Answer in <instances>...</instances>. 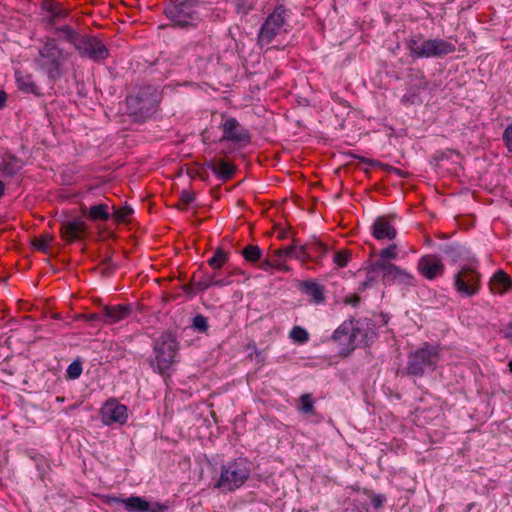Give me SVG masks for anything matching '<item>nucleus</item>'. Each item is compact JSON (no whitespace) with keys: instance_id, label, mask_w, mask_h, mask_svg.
<instances>
[{"instance_id":"obj_12","label":"nucleus","mask_w":512,"mask_h":512,"mask_svg":"<svg viewBox=\"0 0 512 512\" xmlns=\"http://www.w3.org/2000/svg\"><path fill=\"white\" fill-rule=\"evenodd\" d=\"M41 15L45 29L50 30L68 16V10L59 2L46 0L41 4Z\"/></svg>"},{"instance_id":"obj_18","label":"nucleus","mask_w":512,"mask_h":512,"mask_svg":"<svg viewBox=\"0 0 512 512\" xmlns=\"http://www.w3.org/2000/svg\"><path fill=\"white\" fill-rule=\"evenodd\" d=\"M24 166V162L11 152L0 154V177L12 178Z\"/></svg>"},{"instance_id":"obj_3","label":"nucleus","mask_w":512,"mask_h":512,"mask_svg":"<svg viewBox=\"0 0 512 512\" xmlns=\"http://www.w3.org/2000/svg\"><path fill=\"white\" fill-rule=\"evenodd\" d=\"M440 351L439 345L424 343L409 353L403 373L410 377H423L434 372L440 361Z\"/></svg>"},{"instance_id":"obj_9","label":"nucleus","mask_w":512,"mask_h":512,"mask_svg":"<svg viewBox=\"0 0 512 512\" xmlns=\"http://www.w3.org/2000/svg\"><path fill=\"white\" fill-rule=\"evenodd\" d=\"M454 287L463 297L476 295L481 287V275L473 265H464L454 275Z\"/></svg>"},{"instance_id":"obj_61","label":"nucleus","mask_w":512,"mask_h":512,"mask_svg":"<svg viewBox=\"0 0 512 512\" xmlns=\"http://www.w3.org/2000/svg\"><path fill=\"white\" fill-rule=\"evenodd\" d=\"M472 507H473V504H469V505L467 506V512H469V511L472 509Z\"/></svg>"},{"instance_id":"obj_53","label":"nucleus","mask_w":512,"mask_h":512,"mask_svg":"<svg viewBox=\"0 0 512 512\" xmlns=\"http://www.w3.org/2000/svg\"><path fill=\"white\" fill-rule=\"evenodd\" d=\"M100 269H101V274L104 275V276H110L114 270H115V265H101L100 266Z\"/></svg>"},{"instance_id":"obj_19","label":"nucleus","mask_w":512,"mask_h":512,"mask_svg":"<svg viewBox=\"0 0 512 512\" xmlns=\"http://www.w3.org/2000/svg\"><path fill=\"white\" fill-rule=\"evenodd\" d=\"M61 236L67 242L81 239L86 232V225L80 220L66 221L61 224Z\"/></svg>"},{"instance_id":"obj_10","label":"nucleus","mask_w":512,"mask_h":512,"mask_svg":"<svg viewBox=\"0 0 512 512\" xmlns=\"http://www.w3.org/2000/svg\"><path fill=\"white\" fill-rule=\"evenodd\" d=\"M82 58L100 63L110 56L107 45L95 35L83 34L75 49Z\"/></svg>"},{"instance_id":"obj_20","label":"nucleus","mask_w":512,"mask_h":512,"mask_svg":"<svg viewBox=\"0 0 512 512\" xmlns=\"http://www.w3.org/2000/svg\"><path fill=\"white\" fill-rule=\"evenodd\" d=\"M372 235L377 240H393L396 235V229L390 224L388 219L384 216L377 217L372 224Z\"/></svg>"},{"instance_id":"obj_42","label":"nucleus","mask_w":512,"mask_h":512,"mask_svg":"<svg viewBox=\"0 0 512 512\" xmlns=\"http://www.w3.org/2000/svg\"><path fill=\"white\" fill-rule=\"evenodd\" d=\"M82 373V364L80 361H73L66 370V377L74 380L80 377Z\"/></svg>"},{"instance_id":"obj_5","label":"nucleus","mask_w":512,"mask_h":512,"mask_svg":"<svg viewBox=\"0 0 512 512\" xmlns=\"http://www.w3.org/2000/svg\"><path fill=\"white\" fill-rule=\"evenodd\" d=\"M205 9L201 0H176L168 4L164 13L175 26L181 28L195 27L202 17Z\"/></svg>"},{"instance_id":"obj_62","label":"nucleus","mask_w":512,"mask_h":512,"mask_svg":"<svg viewBox=\"0 0 512 512\" xmlns=\"http://www.w3.org/2000/svg\"><path fill=\"white\" fill-rule=\"evenodd\" d=\"M393 170H394L397 174L401 175V172H400V170H399V169H397V168H393Z\"/></svg>"},{"instance_id":"obj_63","label":"nucleus","mask_w":512,"mask_h":512,"mask_svg":"<svg viewBox=\"0 0 512 512\" xmlns=\"http://www.w3.org/2000/svg\"><path fill=\"white\" fill-rule=\"evenodd\" d=\"M285 237V232H282L280 235H279V238H284Z\"/></svg>"},{"instance_id":"obj_24","label":"nucleus","mask_w":512,"mask_h":512,"mask_svg":"<svg viewBox=\"0 0 512 512\" xmlns=\"http://www.w3.org/2000/svg\"><path fill=\"white\" fill-rule=\"evenodd\" d=\"M207 167L222 180H228L233 177L235 168L224 160H211L207 163Z\"/></svg>"},{"instance_id":"obj_43","label":"nucleus","mask_w":512,"mask_h":512,"mask_svg":"<svg viewBox=\"0 0 512 512\" xmlns=\"http://www.w3.org/2000/svg\"><path fill=\"white\" fill-rule=\"evenodd\" d=\"M294 250V242L291 245L284 246L274 251V256L278 261L283 263V260L287 258H293L292 253Z\"/></svg>"},{"instance_id":"obj_6","label":"nucleus","mask_w":512,"mask_h":512,"mask_svg":"<svg viewBox=\"0 0 512 512\" xmlns=\"http://www.w3.org/2000/svg\"><path fill=\"white\" fill-rule=\"evenodd\" d=\"M250 465L244 458H238L221 466L220 475L214 487L222 492H232L240 488L249 478Z\"/></svg>"},{"instance_id":"obj_11","label":"nucleus","mask_w":512,"mask_h":512,"mask_svg":"<svg viewBox=\"0 0 512 512\" xmlns=\"http://www.w3.org/2000/svg\"><path fill=\"white\" fill-rule=\"evenodd\" d=\"M220 128L223 132L221 141H229L234 144H247L250 142L249 131L236 118H226L221 122Z\"/></svg>"},{"instance_id":"obj_31","label":"nucleus","mask_w":512,"mask_h":512,"mask_svg":"<svg viewBox=\"0 0 512 512\" xmlns=\"http://www.w3.org/2000/svg\"><path fill=\"white\" fill-rule=\"evenodd\" d=\"M307 249L310 256V260L316 261H318L327 252L326 245L319 240L308 242Z\"/></svg>"},{"instance_id":"obj_41","label":"nucleus","mask_w":512,"mask_h":512,"mask_svg":"<svg viewBox=\"0 0 512 512\" xmlns=\"http://www.w3.org/2000/svg\"><path fill=\"white\" fill-rule=\"evenodd\" d=\"M351 253L348 250H340L334 254L333 262L340 268L346 267L350 260Z\"/></svg>"},{"instance_id":"obj_56","label":"nucleus","mask_w":512,"mask_h":512,"mask_svg":"<svg viewBox=\"0 0 512 512\" xmlns=\"http://www.w3.org/2000/svg\"><path fill=\"white\" fill-rule=\"evenodd\" d=\"M6 101V93L4 91H0V108L5 105Z\"/></svg>"},{"instance_id":"obj_32","label":"nucleus","mask_w":512,"mask_h":512,"mask_svg":"<svg viewBox=\"0 0 512 512\" xmlns=\"http://www.w3.org/2000/svg\"><path fill=\"white\" fill-rule=\"evenodd\" d=\"M234 10L241 16H246L254 9V0H231Z\"/></svg>"},{"instance_id":"obj_45","label":"nucleus","mask_w":512,"mask_h":512,"mask_svg":"<svg viewBox=\"0 0 512 512\" xmlns=\"http://www.w3.org/2000/svg\"><path fill=\"white\" fill-rule=\"evenodd\" d=\"M132 213L133 209L130 206L125 205L116 209L113 215L116 221L122 222L125 221Z\"/></svg>"},{"instance_id":"obj_46","label":"nucleus","mask_w":512,"mask_h":512,"mask_svg":"<svg viewBox=\"0 0 512 512\" xmlns=\"http://www.w3.org/2000/svg\"><path fill=\"white\" fill-rule=\"evenodd\" d=\"M397 284L402 285L407 288L414 287V286H416V279L411 273H409L406 270H403L399 280L397 281Z\"/></svg>"},{"instance_id":"obj_48","label":"nucleus","mask_w":512,"mask_h":512,"mask_svg":"<svg viewBox=\"0 0 512 512\" xmlns=\"http://www.w3.org/2000/svg\"><path fill=\"white\" fill-rule=\"evenodd\" d=\"M503 140L507 149L512 152V123L504 130Z\"/></svg>"},{"instance_id":"obj_33","label":"nucleus","mask_w":512,"mask_h":512,"mask_svg":"<svg viewBox=\"0 0 512 512\" xmlns=\"http://www.w3.org/2000/svg\"><path fill=\"white\" fill-rule=\"evenodd\" d=\"M229 259L228 253L218 248L214 255L208 260L210 267L220 269Z\"/></svg>"},{"instance_id":"obj_21","label":"nucleus","mask_w":512,"mask_h":512,"mask_svg":"<svg viewBox=\"0 0 512 512\" xmlns=\"http://www.w3.org/2000/svg\"><path fill=\"white\" fill-rule=\"evenodd\" d=\"M300 290L314 304H321L325 301L324 287L313 280L303 281L300 285Z\"/></svg>"},{"instance_id":"obj_8","label":"nucleus","mask_w":512,"mask_h":512,"mask_svg":"<svg viewBox=\"0 0 512 512\" xmlns=\"http://www.w3.org/2000/svg\"><path fill=\"white\" fill-rule=\"evenodd\" d=\"M407 46L410 55L414 59L440 58L456 51V47L453 43L441 38L426 39L423 41L411 38L408 40Z\"/></svg>"},{"instance_id":"obj_51","label":"nucleus","mask_w":512,"mask_h":512,"mask_svg":"<svg viewBox=\"0 0 512 512\" xmlns=\"http://www.w3.org/2000/svg\"><path fill=\"white\" fill-rule=\"evenodd\" d=\"M213 286L223 287L231 284V281L228 278H218L216 273L212 274Z\"/></svg>"},{"instance_id":"obj_29","label":"nucleus","mask_w":512,"mask_h":512,"mask_svg":"<svg viewBox=\"0 0 512 512\" xmlns=\"http://www.w3.org/2000/svg\"><path fill=\"white\" fill-rule=\"evenodd\" d=\"M379 267L384 268V281L394 283H397L404 270L390 262H384V265Z\"/></svg>"},{"instance_id":"obj_38","label":"nucleus","mask_w":512,"mask_h":512,"mask_svg":"<svg viewBox=\"0 0 512 512\" xmlns=\"http://www.w3.org/2000/svg\"><path fill=\"white\" fill-rule=\"evenodd\" d=\"M259 267L263 271H269L272 268H276L280 271H288L289 270L288 266H286L284 263L278 261L277 258L274 260L265 259L260 263Z\"/></svg>"},{"instance_id":"obj_13","label":"nucleus","mask_w":512,"mask_h":512,"mask_svg":"<svg viewBox=\"0 0 512 512\" xmlns=\"http://www.w3.org/2000/svg\"><path fill=\"white\" fill-rule=\"evenodd\" d=\"M359 329H355L353 321H344L333 333L332 339L345 347L340 350L343 355H348L356 348L355 339Z\"/></svg>"},{"instance_id":"obj_36","label":"nucleus","mask_w":512,"mask_h":512,"mask_svg":"<svg viewBox=\"0 0 512 512\" xmlns=\"http://www.w3.org/2000/svg\"><path fill=\"white\" fill-rule=\"evenodd\" d=\"M289 336L295 343L299 344H304L309 340V333L301 326H294Z\"/></svg>"},{"instance_id":"obj_55","label":"nucleus","mask_w":512,"mask_h":512,"mask_svg":"<svg viewBox=\"0 0 512 512\" xmlns=\"http://www.w3.org/2000/svg\"><path fill=\"white\" fill-rule=\"evenodd\" d=\"M504 335L512 342V322H510L504 329Z\"/></svg>"},{"instance_id":"obj_1","label":"nucleus","mask_w":512,"mask_h":512,"mask_svg":"<svg viewBox=\"0 0 512 512\" xmlns=\"http://www.w3.org/2000/svg\"><path fill=\"white\" fill-rule=\"evenodd\" d=\"M179 342L169 331H165L153 342V351L148 362L154 372L166 375L177 363Z\"/></svg>"},{"instance_id":"obj_27","label":"nucleus","mask_w":512,"mask_h":512,"mask_svg":"<svg viewBox=\"0 0 512 512\" xmlns=\"http://www.w3.org/2000/svg\"><path fill=\"white\" fill-rule=\"evenodd\" d=\"M440 251L452 263H456L464 256L465 249L458 244H445L441 246Z\"/></svg>"},{"instance_id":"obj_16","label":"nucleus","mask_w":512,"mask_h":512,"mask_svg":"<svg viewBox=\"0 0 512 512\" xmlns=\"http://www.w3.org/2000/svg\"><path fill=\"white\" fill-rule=\"evenodd\" d=\"M104 503L108 506L121 505L128 512H147L150 509V503L140 496L121 498L108 495L105 497Z\"/></svg>"},{"instance_id":"obj_28","label":"nucleus","mask_w":512,"mask_h":512,"mask_svg":"<svg viewBox=\"0 0 512 512\" xmlns=\"http://www.w3.org/2000/svg\"><path fill=\"white\" fill-rule=\"evenodd\" d=\"M109 206L106 203H101L98 205H93L89 208V218L97 221H107L110 218V214L108 212Z\"/></svg>"},{"instance_id":"obj_25","label":"nucleus","mask_w":512,"mask_h":512,"mask_svg":"<svg viewBox=\"0 0 512 512\" xmlns=\"http://www.w3.org/2000/svg\"><path fill=\"white\" fill-rule=\"evenodd\" d=\"M16 83L20 91L24 93H31L34 95H40L38 86L33 81L32 75L24 74L20 71L15 73Z\"/></svg>"},{"instance_id":"obj_14","label":"nucleus","mask_w":512,"mask_h":512,"mask_svg":"<svg viewBox=\"0 0 512 512\" xmlns=\"http://www.w3.org/2000/svg\"><path fill=\"white\" fill-rule=\"evenodd\" d=\"M101 418L102 422L108 426L114 423L123 425L128 419L127 407L115 399H110L101 408Z\"/></svg>"},{"instance_id":"obj_44","label":"nucleus","mask_w":512,"mask_h":512,"mask_svg":"<svg viewBox=\"0 0 512 512\" xmlns=\"http://www.w3.org/2000/svg\"><path fill=\"white\" fill-rule=\"evenodd\" d=\"M379 256V260H383L384 262H389L388 260L395 259L397 257V246L395 244L389 245L380 251Z\"/></svg>"},{"instance_id":"obj_52","label":"nucleus","mask_w":512,"mask_h":512,"mask_svg":"<svg viewBox=\"0 0 512 512\" xmlns=\"http://www.w3.org/2000/svg\"><path fill=\"white\" fill-rule=\"evenodd\" d=\"M167 509V506L159 502L153 504L150 503V509L147 512H163Z\"/></svg>"},{"instance_id":"obj_34","label":"nucleus","mask_w":512,"mask_h":512,"mask_svg":"<svg viewBox=\"0 0 512 512\" xmlns=\"http://www.w3.org/2000/svg\"><path fill=\"white\" fill-rule=\"evenodd\" d=\"M242 255L248 262L255 263L261 259L262 251L257 245H247L242 250Z\"/></svg>"},{"instance_id":"obj_15","label":"nucleus","mask_w":512,"mask_h":512,"mask_svg":"<svg viewBox=\"0 0 512 512\" xmlns=\"http://www.w3.org/2000/svg\"><path fill=\"white\" fill-rule=\"evenodd\" d=\"M132 311L133 308L130 304L105 305L97 317L104 324L113 325L128 318Z\"/></svg>"},{"instance_id":"obj_40","label":"nucleus","mask_w":512,"mask_h":512,"mask_svg":"<svg viewBox=\"0 0 512 512\" xmlns=\"http://www.w3.org/2000/svg\"><path fill=\"white\" fill-rule=\"evenodd\" d=\"M299 409L306 414H314V402L312 400L311 394H303L300 397V407Z\"/></svg>"},{"instance_id":"obj_54","label":"nucleus","mask_w":512,"mask_h":512,"mask_svg":"<svg viewBox=\"0 0 512 512\" xmlns=\"http://www.w3.org/2000/svg\"><path fill=\"white\" fill-rule=\"evenodd\" d=\"M346 304L356 306L360 302V297L357 295L347 296L344 300Z\"/></svg>"},{"instance_id":"obj_22","label":"nucleus","mask_w":512,"mask_h":512,"mask_svg":"<svg viewBox=\"0 0 512 512\" xmlns=\"http://www.w3.org/2000/svg\"><path fill=\"white\" fill-rule=\"evenodd\" d=\"M512 286L511 278L504 271H497L490 280V289L493 293L502 295Z\"/></svg>"},{"instance_id":"obj_30","label":"nucleus","mask_w":512,"mask_h":512,"mask_svg":"<svg viewBox=\"0 0 512 512\" xmlns=\"http://www.w3.org/2000/svg\"><path fill=\"white\" fill-rule=\"evenodd\" d=\"M379 267L384 268V281L394 283H397L404 270L390 262H384V265Z\"/></svg>"},{"instance_id":"obj_39","label":"nucleus","mask_w":512,"mask_h":512,"mask_svg":"<svg viewBox=\"0 0 512 512\" xmlns=\"http://www.w3.org/2000/svg\"><path fill=\"white\" fill-rule=\"evenodd\" d=\"M52 238L53 237L50 234H42L39 238H36L33 241V245L37 250L47 253Z\"/></svg>"},{"instance_id":"obj_60","label":"nucleus","mask_w":512,"mask_h":512,"mask_svg":"<svg viewBox=\"0 0 512 512\" xmlns=\"http://www.w3.org/2000/svg\"><path fill=\"white\" fill-rule=\"evenodd\" d=\"M361 161H362V162H364V163H369L370 165H373V164H374V161L369 160V159L361 158Z\"/></svg>"},{"instance_id":"obj_64","label":"nucleus","mask_w":512,"mask_h":512,"mask_svg":"<svg viewBox=\"0 0 512 512\" xmlns=\"http://www.w3.org/2000/svg\"><path fill=\"white\" fill-rule=\"evenodd\" d=\"M509 367H510V369L512 371V361L509 363Z\"/></svg>"},{"instance_id":"obj_50","label":"nucleus","mask_w":512,"mask_h":512,"mask_svg":"<svg viewBox=\"0 0 512 512\" xmlns=\"http://www.w3.org/2000/svg\"><path fill=\"white\" fill-rule=\"evenodd\" d=\"M180 200L183 204L188 205L195 200V194L189 190H183L180 196Z\"/></svg>"},{"instance_id":"obj_47","label":"nucleus","mask_w":512,"mask_h":512,"mask_svg":"<svg viewBox=\"0 0 512 512\" xmlns=\"http://www.w3.org/2000/svg\"><path fill=\"white\" fill-rule=\"evenodd\" d=\"M210 287H213L212 275H206L203 279L195 283V288L198 291H204Z\"/></svg>"},{"instance_id":"obj_58","label":"nucleus","mask_w":512,"mask_h":512,"mask_svg":"<svg viewBox=\"0 0 512 512\" xmlns=\"http://www.w3.org/2000/svg\"><path fill=\"white\" fill-rule=\"evenodd\" d=\"M99 314H100V312L95 313V314H92V315L90 316V318H89V319H90V320H93V321H94V320H95V321H96V320H97V321H101V319H99V318L97 317V315H99Z\"/></svg>"},{"instance_id":"obj_37","label":"nucleus","mask_w":512,"mask_h":512,"mask_svg":"<svg viewBox=\"0 0 512 512\" xmlns=\"http://www.w3.org/2000/svg\"><path fill=\"white\" fill-rule=\"evenodd\" d=\"M191 327L196 332L206 333L209 328L208 319L202 314H197L192 319Z\"/></svg>"},{"instance_id":"obj_57","label":"nucleus","mask_w":512,"mask_h":512,"mask_svg":"<svg viewBox=\"0 0 512 512\" xmlns=\"http://www.w3.org/2000/svg\"><path fill=\"white\" fill-rule=\"evenodd\" d=\"M101 265H108V266H110V265H115V264H114V263H113V261H112V257H111V256H109V257H106V258L103 260V262H102V264H101Z\"/></svg>"},{"instance_id":"obj_4","label":"nucleus","mask_w":512,"mask_h":512,"mask_svg":"<svg viewBox=\"0 0 512 512\" xmlns=\"http://www.w3.org/2000/svg\"><path fill=\"white\" fill-rule=\"evenodd\" d=\"M65 60L63 49L57 45L56 39L46 37L39 48L35 63L51 81H57L63 75Z\"/></svg>"},{"instance_id":"obj_2","label":"nucleus","mask_w":512,"mask_h":512,"mask_svg":"<svg viewBox=\"0 0 512 512\" xmlns=\"http://www.w3.org/2000/svg\"><path fill=\"white\" fill-rule=\"evenodd\" d=\"M161 91L153 86H144L132 95L127 96V111L135 121L144 122L158 110L161 102Z\"/></svg>"},{"instance_id":"obj_49","label":"nucleus","mask_w":512,"mask_h":512,"mask_svg":"<svg viewBox=\"0 0 512 512\" xmlns=\"http://www.w3.org/2000/svg\"><path fill=\"white\" fill-rule=\"evenodd\" d=\"M385 500L386 497L382 494H371V504L375 510H379Z\"/></svg>"},{"instance_id":"obj_17","label":"nucleus","mask_w":512,"mask_h":512,"mask_svg":"<svg viewBox=\"0 0 512 512\" xmlns=\"http://www.w3.org/2000/svg\"><path fill=\"white\" fill-rule=\"evenodd\" d=\"M419 273L428 280L436 279L444 273V264L433 254L422 256L417 265Z\"/></svg>"},{"instance_id":"obj_23","label":"nucleus","mask_w":512,"mask_h":512,"mask_svg":"<svg viewBox=\"0 0 512 512\" xmlns=\"http://www.w3.org/2000/svg\"><path fill=\"white\" fill-rule=\"evenodd\" d=\"M381 265H384V261L377 260L367 267L366 279L360 286L362 290L372 287L377 282L380 275L384 278V268L379 267Z\"/></svg>"},{"instance_id":"obj_26","label":"nucleus","mask_w":512,"mask_h":512,"mask_svg":"<svg viewBox=\"0 0 512 512\" xmlns=\"http://www.w3.org/2000/svg\"><path fill=\"white\" fill-rule=\"evenodd\" d=\"M55 33L62 41L71 44L76 49L83 34L78 33L69 25H62L55 28Z\"/></svg>"},{"instance_id":"obj_59","label":"nucleus","mask_w":512,"mask_h":512,"mask_svg":"<svg viewBox=\"0 0 512 512\" xmlns=\"http://www.w3.org/2000/svg\"><path fill=\"white\" fill-rule=\"evenodd\" d=\"M401 101H402L403 103H408V102H410V96H408V95H404V96L402 97Z\"/></svg>"},{"instance_id":"obj_7","label":"nucleus","mask_w":512,"mask_h":512,"mask_svg":"<svg viewBox=\"0 0 512 512\" xmlns=\"http://www.w3.org/2000/svg\"><path fill=\"white\" fill-rule=\"evenodd\" d=\"M291 12L284 5H277L267 16L258 33V44L268 46L277 36L288 32Z\"/></svg>"},{"instance_id":"obj_35","label":"nucleus","mask_w":512,"mask_h":512,"mask_svg":"<svg viewBox=\"0 0 512 512\" xmlns=\"http://www.w3.org/2000/svg\"><path fill=\"white\" fill-rule=\"evenodd\" d=\"M292 256L294 259L300 260L301 262H306L310 260V256L307 249V243L300 244L298 240L294 239V250Z\"/></svg>"}]
</instances>
